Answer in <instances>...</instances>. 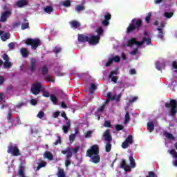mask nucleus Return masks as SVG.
Returning a JSON list of instances; mask_svg holds the SVG:
<instances>
[{
    "label": "nucleus",
    "instance_id": "obj_61",
    "mask_svg": "<svg viewBox=\"0 0 177 177\" xmlns=\"http://www.w3.org/2000/svg\"><path fill=\"white\" fill-rule=\"evenodd\" d=\"M91 136H92V131H87L85 135V138H91Z\"/></svg>",
    "mask_w": 177,
    "mask_h": 177
},
{
    "label": "nucleus",
    "instance_id": "obj_41",
    "mask_svg": "<svg viewBox=\"0 0 177 177\" xmlns=\"http://www.w3.org/2000/svg\"><path fill=\"white\" fill-rule=\"evenodd\" d=\"M71 156H66V160L65 161V165L66 167H68V165H71V160H70V158H71Z\"/></svg>",
    "mask_w": 177,
    "mask_h": 177
},
{
    "label": "nucleus",
    "instance_id": "obj_30",
    "mask_svg": "<svg viewBox=\"0 0 177 177\" xmlns=\"http://www.w3.org/2000/svg\"><path fill=\"white\" fill-rule=\"evenodd\" d=\"M50 99L51 102H53V104H55V105L57 104V102H59V100L57 99V97H56V95H55V94H51L50 95Z\"/></svg>",
    "mask_w": 177,
    "mask_h": 177
},
{
    "label": "nucleus",
    "instance_id": "obj_50",
    "mask_svg": "<svg viewBox=\"0 0 177 177\" xmlns=\"http://www.w3.org/2000/svg\"><path fill=\"white\" fill-rule=\"evenodd\" d=\"M62 143V137L58 136L57 140L54 142L55 146H57V145H60Z\"/></svg>",
    "mask_w": 177,
    "mask_h": 177
},
{
    "label": "nucleus",
    "instance_id": "obj_35",
    "mask_svg": "<svg viewBox=\"0 0 177 177\" xmlns=\"http://www.w3.org/2000/svg\"><path fill=\"white\" fill-rule=\"evenodd\" d=\"M44 80L47 81V82L55 83V80L53 78L52 75H46V76L44 77Z\"/></svg>",
    "mask_w": 177,
    "mask_h": 177
},
{
    "label": "nucleus",
    "instance_id": "obj_15",
    "mask_svg": "<svg viewBox=\"0 0 177 177\" xmlns=\"http://www.w3.org/2000/svg\"><path fill=\"white\" fill-rule=\"evenodd\" d=\"M35 68H37V59L35 58H32L30 59L29 70L31 73H34V71H35Z\"/></svg>",
    "mask_w": 177,
    "mask_h": 177
},
{
    "label": "nucleus",
    "instance_id": "obj_49",
    "mask_svg": "<svg viewBox=\"0 0 177 177\" xmlns=\"http://www.w3.org/2000/svg\"><path fill=\"white\" fill-rule=\"evenodd\" d=\"M53 52L55 53V55H57L62 52V48L60 47H55L53 50Z\"/></svg>",
    "mask_w": 177,
    "mask_h": 177
},
{
    "label": "nucleus",
    "instance_id": "obj_23",
    "mask_svg": "<svg viewBox=\"0 0 177 177\" xmlns=\"http://www.w3.org/2000/svg\"><path fill=\"white\" fill-rule=\"evenodd\" d=\"M24 171H26V167H24V165H21L19 166L18 175L20 176V177H26V174L24 173Z\"/></svg>",
    "mask_w": 177,
    "mask_h": 177
},
{
    "label": "nucleus",
    "instance_id": "obj_24",
    "mask_svg": "<svg viewBox=\"0 0 177 177\" xmlns=\"http://www.w3.org/2000/svg\"><path fill=\"white\" fill-rule=\"evenodd\" d=\"M147 129L149 132L154 131V123L153 122H148L147 124Z\"/></svg>",
    "mask_w": 177,
    "mask_h": 177
},
{
    "label": "nucleus",
    "instance_id": "obj_7",
    "mask_svg": "<svg viewBox=\"0 0 177 177\" xmlns=\"http://www.w3.org/2000/svg\"><path fill=\"white\" fill-rule=\"evenodd\" d=\"M41 89H42V85H41V83H34L30 88V92L35 95H39Z\"/></svg>",
    "mask_w": 177,
    "mask_h": 177
},
{
    "label": "nucleus",
    "instance_id": "obj_13",
    "mask_svg": "<svg viewBox=\"0 0 177 177\" xmlns=\"http://www.w3.org/2000/svg\"><path fill=\"white\" fill-rule=\"evenodd\" d=\"M77 37V41L79 42H89V35L87 36L86 35L84 34H78Z\"/></svg>",
    "mask_w": 177,
    "mask_h": 177
},
{
    "label": "nucleus",
    "instance_id": "obj_54",
    "mask_svg": "<svg viewBox=\"0 0 177 177\" xmlns=\"http://www.w3.org/2000/svg\"><path fill=\"white\" fill-rule=\"evenodd\" d=\"M115 128L116 131H122V129H124V126L121 124H116Z\"/></svg>",
    "mask_w": 177,
    "mask_h": 177
},
{
    "label": "nucleus",
    "instance_id": "obj_46",
    "mask_svg": "<svg viewBox=\"0 0 177 177\" xmlns=\"http://www.w3.org/2000/svg\"><path fill=\"white\" fill-rule=\"evenodd\" d=\"M103 32H104L103 28L99 27L97 30V36L100 37V35H102Z\"/></svg>",
    "mask_w": 177,
    "mask_h": 177
},
{
    "label": "nucleus",
    "instance_id": "obj_37",
    "mask_svg": "<svg viewBox=\"0 0 177 177\" xmlns=\"http://www.w3.org/2000/svg\"><path fill=\"white\" fill-rule=\"evenodd\" d=\"M44 12L46 13H48V15H50V13H52V12H53V7L50 6H47L45 8H44Z\"/></svg>",
    "mask_w": 177,
    "mask_h": 177
},
{
    "label": "nucleus",
    "instance_id": "obj_5",
    "mask_svg": "<svg viewBox=\"0 0 177 177\" xmlns=\"http://www.w3.org/2000/svg\"><path fill=\"white\" fill-rule=\"evenodd\" d=\"M165 106L167 109H169V107H171L170 115H172V117H174V115H176V112H177L176 100H170V103L165 102Z\"/></svg>",
    "mask_w": 177,
    "mask_h": 177
},
{
    "label": "nucleus",
    "instance_id": "obj_9",
    "mask_svg": "<svg viewBox=\"0 0 177 177\" xmlns=\"http://www.w3.org/2000/svg\"><path fill=\"white\" fill-rule=\"evenodd\" d=\"M100 41V36L88 35V44L90 45H97Z\"/></svg>",
    "mask_w": 177,
    "mask_h": 177
},
{
    "label": "nucleus",
    "instance_id": "obj_2",
    "mask_svg": "<svg viewBox=\"0 0 177 177\" xmlns=\"http://www.w3.org/2000/svg\"><path fill=\"white\" fill-rule=\"evenodd\" d=\"M130 165L127 163V160L125 159H122L120 163V168L124 169L125 172H131L132 171V168H136V162H135V159L133 156H129Z\"/></svg>",
    "mask_w": 177,
    "mask_h": 177
},
{
    "label": "nucleus",
    "instance_id": "obj_20",
    "mask_svg": "<svg viewBox=\"0 0 177 177\" xmlns=\"http://www.w3.org/2000/svg\"><path fill=\"white\" fill-rule=\"evenodd\" d=\"M71 127V123L70 120H68L66 122V124L62 127V130L64 133H68V131L70 130V128Z\"/></svg>",
    "mask_w": 177,
    "mask_h": 177
},
{
    "label": "nucleus",
    "instance_id": "obj_59",
    "mask_svg": "<svg viewBox=\"0 0 177 177\" xmlns=\"http://www.w3.org/2000/svg\"><path fill=\"white\" fill-rule=\"evenodd\" d=\"M173 157L174 158L173 165H174V167H177V156H174Z\"/></svg>",
    "mask_w": 177,
    "mask_h": 177
},
{
    "label": "nucleus",
    "instance_id": "obj_44",
    "mask_svg": "<svg viewBox=\"0 0 177 177\" xmlns=\"http://www.w3.org/2000/svg\"><path fill=\"white\" fill-rule=\"evenodd\" d=\"M37 118H39L40 120L44 118V117H45V113L42 111H40L37 115Z\"/></svg>",
    "mask_w": 177,
    "mask_h": 177
},
{
    "label": "nucleus",
    "instance_id": "obj_64",
    "mask_svg": "<svg viewBox=\"0 0 177 177\" xmlns=\"http://www.w3.org/2000/svg\"><path fill=\"white\" fill-rule=\"evenodd\" d=\"M136 100H138V97H133L129 100V103H133V102H136Z\"/></svg>",
    "mask_w": 177,
    "mask_h": 177
},
{
    "label": "nucleus",
    "instance_id": "obj_39",
    "mask_svg": "<svg viewBox=\"0 0 177 177\" xmlns=\"http://www.w3.org/2000/svg\"><path fill=\"white\" fill-rule=\"evenodd\" d=\"M97 86L96 84L92 83L90 86V94L92 95L95 91H96Z\"/></svg>",
    "mask_w": 177,
    "mask_h": 177
},
{
    "label": "nucleus",
    "instance_id": "obj_29",
    "mask_svg": "<svg viewBox=\"0 0 177 177\" xmlns=\"http://www.w3.org/2000/svg\"><path fill=\"white\" fill-rule=\"evenodd\" d=\"M84 10H85V6L84 5H77L75 8V10L77 13H80V12H82Z\"/></svg>",
    "mask_w": 177,
    "mask_h": 177
},
{
    "label": "nucleus",
    "instance_id": "obj_62",
    "mask_svg": "<svg viewBox=\"0 0 177 177\" xmlns=\"http://www.w3.org/2000/svg\"><path fill=\"white\" fill-rule=\"evenodd\" d=\"M148 174V177H156V173H154L153 171H149Z\"/></svg>",
    "mask_w": 177,
    "mask_h": 177
},
{
    "label": "nucleus",
    "instance_id": "obj_10",
    "mask_svg": "<svg viewBox=\"0 0 177 177\" xmlns=\"http://www.w3.org/2000/svg\"><path fill=\"white\" fill-rule=\"evenodd\" d=\"M133 143V136L132 135H129L126 140L122 142V149H128L129 147V145H132Z\"/></svg>",
    "mask_w": 177,
    "mask_h": 177
},
{
    "label": "nucleus",
    "instance_id": "obj_26",
    "mask_svg": "<svg viewBox=\"0 0 177 177\" xmlns=\"http://www.w3.org/2000/svg\"><path fill=\"white\" fill-rule=\"evenodd\" d=\"M24 21L25 23L21 24V30H27V28H30V23H28V20H27V19H24Z\"/></svg>",
    "mask_w": 177,
    "mask_h": 177
},
{
    "label": "nucleus",
    "instance_id": "obj_34",
    "mask_svg": "<svg viewBox=\"0 0 177 177\" xmlns=\"http://www.w3.org/2000/svg\"><path fill=\"white\" fill-rule=\"evenodd\" d=\"M157 30H158V37L162 39V38H164V30L160 27L157 28Z\"/></svg>",
    "mask_w": 177,
    "mask_h": 177
},
{
    "label": "nucleus",
    "instance_id": "obj_53",
    "mask_svg": "<svg viewBox=\"0 0 177 177\" xmlns=\"http://www.w3.org/2000/svg\"><path fill=\"white\" fill-rule=\"evenodd\" d=\"M77 136H75V134H71L69 136V140L70 142H74V140H75V138H76Z\"/></svg>",
    "mask_w": 177,
    "mask_h": 177
},
{
    "label": "nucleus",
    "instance_id": "obj_55",
    "mask_svg": "<svg viewBox=\"0 0 177 177\" xmlns=\"http://www.w3.org/2000/svg\"><path fill=\"white\" fill-rule=\"evenodd\" d=\"M78 151H80V147H76L73 149H72V153H73V154H77Z\"/></svg>",
    "mask_w": 177,
    "mask_h": 177
},
{
    "label": "nucleus",
    "instance_id": "obj_36",
    "mask_svg": "<svg viewBox=\"0 0 177 177\" xmlns=\"http://www.w3.org/2000/svg\"><path fill=\"white\" fill-rule=\"evenodd\" d=\"M58 177H66V173H64V169L60 167L58 168Z\"/></svg>",
    "mask_w": 177,
    "mask_h": 177
},
{
    "label": "nucleus",
    "instance_id": "obj_1",
    "mask_svg": "<svg viewBox=\"0 0 177 177\" xmlns=\"http://www.w3.org/2000/svg\"><path fill=\"white\" fill-rule=\"evenodd\" d=\"M143 26V21L140 19L134 18L131 20V23L127 28V34H131L134 32L135 30L139 31L140 30V27Z\"/></svg>",
    "mask_w": 177,
    "mask_h": 177
},
{
    "label": "nucleus",
    "instance_id": "obj_43",
    "mask_svg": "<svg viewBox=\"0 0 177 177\" xmlns=\"http://www.w3.org/2000/svg\"><path fill=\"white\" fill-rule=\"evenodd\" d=\"M164 16H165V17H167V19H171V17H172V16H174V12H165L164 13Z\"/></svg>",
    "mask_w": 177,
    "mask_h": 177
},
{
    "label": "nucleus",
    "instance_id": "obj_28",
    "mask_svg": "<svg viewBox=\"0 0 177 177\" xmlns=\"http://www.w3.org/2000/svg\"><path fill=\"white\" fill-rule=\"evenodd\" d=\"M39 163L38 165V166L37 167L36 171H39V169L41 168H45V167H46V162L42 160H39Z\"/></svg>",
    "mask_w": 177,
    "mask_h": 177
},
{
    "label": "nucleus",
    "instance_id": "obj_33",
    "mask_svg": "<svg viewBox=\"0 0 177 177\" xmlns=\"http://www.w3.org/2000/svg\"><path fill=\"white\" fill-rule=\"evenodd\" d=\"M12 117H13V113H12V109L8 110V113L7 115V121L8 122H12Z\"/></svg>",
    "mask_w": 177,
    "mask_h": 177
},
{
    "label": "nucleus",
    "instance_id": "obj_25",
    "mask_svg": "<svg viewBox=\"0 0 177 177\" xmlns=\"http://www.w3.org/2000/svg\"><path fill=\"white\" fill-rule=\"evenodd\" d=\"M163 136H165V138L170 139L171 140H175V137L174 135L168 131H164Z\"/></svg>",
    "mask_w": 177,
    "mask_h": 177
},
{
    "label": "nucleus",
    "instance_id": "obj_27",
    "mask_svg": "<svg viewBox=\"0 0 177 177\" xmlns=\"http://www.w3.org/2000/svg\"><path fill=\"white\" fill-rule=\"evenodd\" d=\"M20 52L22 57H28V50L26 48H21Z\"/></svg>",
    "mask_w": 177,
    "mask_h": 177
},
{
    "label": "nucleus",
    "instance_id": "obj_40",
    "mask_svg": "<svg viewBox=\"0 0 177 177\" xmlns=\"http://www.w3.org/2000/svg\"><path fill=\"white\" fill-rule=\"evenodd\" d=\"M111 150V142H106V147H105V151L106 153H110Z\"/></svg>",
    "mask_w": 177,
    "mask_h": 177
},
{
    "label": "nucleus",
    "instance_id": "obj_4",
    "mask_svg": "<svg viewBox=\"0 0 177 177\" xmlns=\"http://www.w3.org/2000/svg\"><path fill=\"white\" fill-rule=\"evenodd\" d=\"M7 153L12 154V156H21L20 149H19L17 144H13L12 142L9 143Z\"/></svg>",
    "mask_w": 177,
    "mask_h": 177
},
{
    "label": "nucleus",
    "instance_id": "obj_11",
    "mask_svg": "<svg viewBox=\"0 0 177 177\" xmlns=\"http://www.w3.org/2000/svg\"><path fill=\"white\" fill-rule=\"evenodd\" d=\"M104 19L102 21V24L104 26V27H107V26L110 24V20H111V14L106 12L104 15Z\"/></svg>",
    "mask_w": 177,
    "mask_h": 177
},
{
    "label": "nucleus",
    "instance_id": "obj_3",
    "mask_svg": "<svg viewBox=\"0 0 177 177\" xmlns=\"http://www.w3.org/2000/svg\"><path fill=\"white\" fill-rule=\"evenodd\" d=\"M146 42V44L147 46L151 44V39L150 37H142V39L141 41H138L136 38L133 37L130 40L128 41L127 42V46H133V45H136L138 46H142L143 44Z\"/></svg>",
    "mask_w": 177,
    "mask_h": 177
},
{
    "label": "nucleus",
    "instance_id": "obj_32",
    "mask_svg": "<svg viewBox=\"0 0 177 177\" xmlns=\"http://www.w3.org/2000/svg\"><path fill=\"white\" fill-rule=\"evenodd\" d=\"M131 121V115H129V111H127L124 116V124H127Z\"/></svg>",
    "mask_w": 177,
    "mask_h": 177
},
{
    "label": "nucleus",
    "instance_id": "obj_45",
    "mask_svg": "<svg viewBox=\"0 0 177 177\" xmlns=\"http://www.w3.org/2000/svg\"><path fill=\"white\" fill-rule=\"evenodd\" d=\"M112 59L113 60V62H115V63H120V62L121 61V57H120V56L118 55H115V57H113L112 58Z\"/></svg>",
    "mask_w": 177,
    "mask_h": 177
},
{
    "label": "nucleus",
    "instance_id": "obj_18",
    "mask_svg": "<svg viewBox=\"0 0 177 177\" xmlns=\"http://www.w3.org/2000/svg\"><path fill=\"white\" fill-rule=\"evenodd\" d=\"M113 75H117V71H112L109 75V77L111 78V81L114 82V84H117V81L118 80V76Z\"/></svg>",
    "mask_w": 177,
    "mask_h": 177
},
{
    "label": "nucleus",
    "instance_id": "obj_12",
    "mask_svg": "<svg viewBox=\"0 0 177 177\" xmlns=\"http://www.w3.org/2000/svg\"><path fill=\"white\" fill-rule=\"evenodd\" d=\"M2 59L5 60L4 63L3 62L4 68H10L12 67V62H9V55L3 54Z\"/></svg>",
    "mask_w": 177,
    "mask_h": 177
},
{
    "label": "nucleus",
    "instance_id": "obj_52",
    "mask_svg": "<svg viewBox=\"0 0 177 177\" xmlns=\"http://www.w3.org/2000/svg\"><path fill=\"white\" fill-rule=\"evenodd\" d=\"M104 109H106V105H102V106H100L97 109L98 113H103V111H104Z\"/></svg>",
    "mask_w": 177,
    "mask_h": 177
},
{
    "label": "nucleus",
    "instance_id": "obj_56",
    "mask_svg": "<svg viewBox=\"0 0 177 177\" xmlns=\"http://www.w3.org/2000/svg\"><path fill=\"white\" fill-rule=\"evenodd\" d=\"M38 102L35 99L30 100V104L32 106H37Z\"/></svg>",
    "mask_w": 177,
    "mask_h": 177
},
{
    "label": "nucleus",
    "instance_id": "obj_57",
    "mask_svg": "<svg viewBox=\"0 0 177 177\" xmlns=\"http://www.w3.org/2000/svg\"><path fill=\"white\" fill-rule=\"evenodd\" d=\"M156 68H157V70H159V71H161V64H160V62H156Z\"/></svg>",
    "mask_w": 177,
    "mask_h": 177
},
{
    "label": "nucleus",
    "instance_id": "obj_48",
    "mask_svg": "<svg viewBox=\"0 0 177 177\" xmlns=\"http://www.w3.org/2000/svg\"><path fill=\"white\" fill-rule=\"evenodd\" d=\"M104 127H105V128H111V122L110 121H105L104 123Z\"/></svg>",
    "mask_w": 177,
    "mask_h": 177
},
{
    "label": "nucleus",
    "instance_id": "obj_60",
    "mask_svg": "<svg viewBox=\"0 0 177 177\" xmlns=\"http://www.w3.org/2000/svg\"><path fill=\"white\" fill-rule=\"evenodd\" d=\"M106 98L107 99H111V100H114V99H115L114 97H111V93H108L106 95Z\"/></svg>",
    "mask_w": 177,
    "mask_h": 177
},
{
    "label": "nucleus",
    "instance_id": "obj_21",
    "mask_svg": "<svg viewBox=\"0 0 177 177\" xmlns=\"http://www.w3.org/2000/svg\"><path fill=\"white\" fill-rule=\"evenodd\" d=\"M88 157L91 158L90 161L94 164H97L100 161V156H88Z\"/></svg>",
    "mask_w": 177,
    "mask_h": 177
},
{
    "label": "nucleus",
    "instance_id": "obj_16",
    "mask_svg": "<svg viewBox=\"0 0 177 177\" xmlns=\"http://www.w3.org/2000/svg\"><path fill=\"white\" fill-rule=\"evenodd\" d=\"M70 26L73 30H77V28H80L81 27V23L77 20H73L69 22Z\"/></svg>",
    "mask_w": 177,
    "mask_h": 177
},
{
    "label": "nucleus",
    "instance_id": "obj_22",
    "mask_svg": "<svg viewBox=\"0 0 177 177\" xmlns=\"http://www.w3.org/2000/svg\"><path fill=\"white\" fill-rule=\"evenodd\" d=\"M0 37L3 41H6L10 38V33L7 32L3 34V31H0Z\"/></svg>",
    "mask_w": 177,
    "mask_h": 177
},
{
    "label": "nucleus",
    "instance_id": "obj_31",
    "mask_svg": "<svg viewBox=\"0 0 177 177\" xmlns=\"http://www.w3.org/2000/svg\"><path fill=\"white\" fill-rule=\"evenodd\" d=\"M48 74H49V69L46 65H44L41 69V75L45 76L48 75Z\"/></svg>",
    "mask_w": 177,
    "mask_h": 177
},
{
    "label": "nucleus",
    "instance_id": "obj_8",
    "mask_svg": "<svg viewBox=\"0 0 177 177\" xmlns=\"http://www.w3.org/2000/svg\"><path fill=\"white\" fill-rule=\"evenodd\" d=\"M86 156H99V145H94L86 151Z\"/></svg>",
    "mask_w": 177,
    "mask_h": 177
},
{
    "label": "nucleus",
    "instance_id": "obj_38",
    "mask_svg": "<svg viewBox=\"0 0 177 177\" xmlns=\"http://www.w3.org/2000/svg\"><path fill=\"white\" fill-rule=\"evenodd\" d=\"M62 154H67L68 156H73V152H71V149L70 147L66 148V150L62 151Z\"/></svg>",
    "mask_w": 177,
    "mask_h": 177
},
{
    "label": "nucleus",
    "instance_id": "obj_14",
    "mask_svg": "<svg viewBox=\"0 0 177 177\" xmlns=\"http://www.w3.org/2000/svg\"><path fill=\"white\" fill-rule=\"evenodd\" d=\"M11 15H12V12L9 10H7V11L4 12L1 15L0 21L1 23H5V21H6V20H8V17H9Z\"/></svg>",
    "mask_w": 177,
    "mask_h": 177
},
{
    "label": "nucleus",
    "instance_id": "obj_63",
    "mask_svg": "<svg viewBox=\"0 0 177 177\" xmlns=\"http://www.w3.org/2000/svg\"><path fill=\"white\" fill-rule=\"evenodd\" d=\"M172 67L173 68H174L175 70H177V62L176 61H174L172 62Z\"/></svg>",
    "mask_w": 177,
    "mask_h": 177
},
{
    "label": "nucleus",
    "instance_id": "obj_51",
    "mask_svg": "<svg viewBox=\"0 0 177 177\" xmlns=\"http://www.w3.org/2000/svg\"><path fill=\"white\" fill-rule=\"evenodd\" d=\"M113 62H114L113 60V58H109L108 62L105 64L106 67H109V66H111V64H113Z\"/></svg>",
    "mask_w": 177,
    "mask_h": 177
},
{
    "label": "nucleus",
    "instance_id": "obj_58",
    "mask_svg": "<svg viewBox=\"0 0 177 177\" xmlns=\"http://www.w3.org/2000/svg\"><path fill=\"white\" fill-rule=\"evenodd\" d=\"M169 154H171V156H177V152L175 149H171L169 151Z\"/></svg>",
    "mask_w": 177,
    "mask_h": 177
},
{
    "label": "nucleus",
    "instance_id": "obj_19",
    "mask_svg": "<svg viewBox=\"0 0 177 177\" xmlns=\"http://www.w3.org/2000/svg\"><path fill=\"white\" fill-rule=\"evenodd\" d=\"M18 8H24V6H27L28 5V0H19L16 3Z\"/></svg>",
    "mask_w": 177,
    "mask_h": 177
},
{
    "label": "nucleus",
    "instance_id": "obj_47",
    "mask_svg": "<svg viewBox=\"0 0 177 177\" xmlns=\"http://www.w3.org/2000/svg\"><path fill=\"white\" fill-rule=\"evenodd\" d=\"M151 19V12H149L147 16L145 18L146 23H150V20Z\"/></svg>",
    "mask_w": 177,
    "mask_h": 177
},
{
    "label": "nucleus",
    "instance_id": "obj_17",
    "mask_svg": "<svg viewBox=\"0 0 177 177\" xmlns=\"http://www.w3.org/2000/svg\"><path fill=\"white\" fill-rule=\"evenodd\" d=\"M104 138L107 142H111L113 140V138L111 137V134L110 133V129H107L104 133Z\"/></svg>",
    "mask_w": 177,
    "mask_h": 177
},
{
    "label": "nucleus",
    "instance_id": "obj_6",
    "mask_svg": "<svg viewBox=\"0 0 177 177\" xmlns=\"http://www.w3.org/2000/svg\"><path fill=\"white\" fill-rule=\"evenodd\" d=\"M25 44H27L28 46H30L32 49H37L38 46H39V44H41V41L38 39H31L28 38L26 40Z\"/></svg>",
    "mask_w": 177,
    "mask_h": 177
},
{
    "label": "nucleus",
    "instance_id": "obj_42",
    "mask_svg": "<svg viewBox=\"0 0 177 177\" xmlns=\"http://www.w3.org/2000/svg\"><path fill=\"white\" fill-rule=\"evenodd\" d=\"M62 5L65 8H70V6H71V1H70V0H66L63 2Z\"/></svg>",
    "mask_w": 177,
    "mask_h": 177
}]
</instances>
